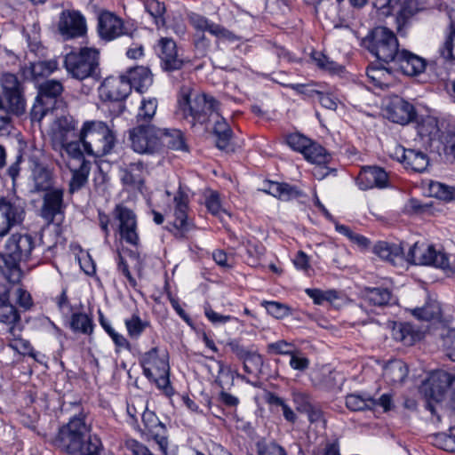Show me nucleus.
I'll return each instance as SVG.
<instances>
[{
    "label": "nucleus",
    "mask_w": 455,
    "mask_h": 455,
    "mask_svg": "<svg viewBox=\"0 0 455 455\" xmlns=\"http://www.w3.org/2000/svg\"><path fill=\"white\" fill-rule=\"evenodd\" d=\"M393 338L406 346H411L415 341V334L412 326L409 323H395L392 330Z\"/></svg>",
    "instance_id": "nucleus-44"
},
{
    "label": "nucleus",
    "mask_w": 455,
    "mask_h": 455,
    "mask_svg": "<svg viewBox=\"0 0 455 455\" xmlns=\"http://www.w3.org/2000/svg\"><path fill=\"white\" fill-rule=\"evenodd\" d=\"M20 316L16 307L9 301V292L4 291L0 295V323L9 326L8 333L13 339L20 337V328L17 325Z\"/></svg>",
    "instance_id": "nucleus-20"
},
{
    "label": "nucleus",
    "mask_w": 455,
    "mask_h": 455,
    "mask_svg": "<svg viewBox=\"0 0 455 455\" xmlns=\"http://www.w3.org/2000/svg\"><path fill=\"white\" fill-rule=\"evenodd\" d=\"M67 71L77 80L85 78V48H81L80 52H70L65 58Z\"/></svg>",
    "instance_id": "nucleus-33"
},
{
    "label": "nucleus",
    "mask_w": 455,
    "mask_h": 455,
    "mask_svg": "<svg viewBox=\"0 0 455 455\" xmlns=\"http://www.w3.org/2000/svg\"><path fill=\"white\" fill-rule=\"evenodd\" d=\"M55 150H64L67 154V166L72 172L69 190H79L85 182V123L83 124L77 140H69L63 146L53 147Z\"/></svg>",
    "instance_id": "nucleus-3"
},
{
    "label": "nucleus",
    "mask_w": 455,
    "mask_h": 455,
    "mask_svg": "<svg viewBox=\"0 0 455 455\" xmlns=\"http://www.w3.org/2000/svg\"><path fill=\"white\" fill-rule=\"evenodd\" d=\"M120 82L129 85H150L153 76L148 68L140 66L130 69L126 75L120 76Z\"/></svg>",
    "instance_id": "nucleus-35"
},
{
    "label": "nucleus",
    "mask_w": 455,
    "mask_h": 455,
    "mask_svg": "<svg viewBox=\"0 0 455 455\" xmlns=\"http://www.w3.org/2000/svg\"><path fill=\"white\" fill-rule=\"evenodd\" d=\"M387 182V172L384 169L377 166H365L362 168L356 178V183L362 190H367L374 187L384 188Z\"/></svg>",
    "instance_id": "nucleus-22"
},
{
    "label": "nucleus",
    "mask_w": 455,
    "mask_h": 455,
    "mask_svg": "<svg viewBox=\"0 0 455 455\" xmlns=\"http://www.w3.org/2000/svg\"><path fill=\"white\" fill-rule=\"evenodd\" d=\"M233 353H235L239 359L243 362H251L255 365H260L262 363L261 356L253 352L246 350L243 347L240 346L236 341H231L228 343Z\"/></svg>",
    "instance_id": "nucleus-47"
},
{
    "label": "nucleus",
    "mask_w": 455,
    "mask_h": 455,
    "mask_svg": "<svg viewBox=\"0 0 455 455\" xmlns=\"http://www.w3.org/2000/svg\"><path fill=\"white\" fill-rule=\"evenodd\" d=\"M407 260L415 265H432L440 268L450 267L446 254L436 251L432 245L415 243L409 250Z\"/></svg>",
    "instance_id": "nucleus-12"
},
{
    "label": "nucleus",
    "mask_w": 455,
    "mask_h": 455,
    "mask_svg": "<svg viewBox=\"0 0 455 455\" xmlns=\"http://www.w3.org/2000/svg\"><path fill=\"white\" fill-rule=\"evenodd\" d=\"M398 150L402 153L401 162L404 164L405 168L416 172H422L427 169L428 157L425 153L404 148H401Z\"/></svg>",
    "instance_id": "nucleus-30"
},
{
    "label": "nucleus",
    "mask_w": 455,
    "mask_h": 455,
    "mask_svg": "<svg viewBox=\"0 0 455 455\" xmlns=\"http://www.w3.org/2000/svg\"><path fill=\"white\" fill-rule=\"evenodd\" d=\"M157 100L156 98L143 99L137 116L138 121H150L156 114Z\"/></svg>",
    "instance_id": "nucleus-49"
},
{
    "label": "nucleus",
    "mask_w": 455,
    "mask_h": 455,
    "mask_svg": "<svg viewBox=\"0 0 455 455\" xmlns=\"http://www.w3.org/2000/svg\"><path fill=\"white\" fill-rule=\"evenodd\" d=\"M98 32L101 38L108 41L127 34L123 20L109 12L98 15Z\"/></svg>",
    "instance_id": "nucleus-21"
},
{
    "label": "nucleus",
    "mask_w": 455,
    "mask_h": 455,
    "mask_svg": "<svg viewBox=\"0 0 455 455\" xmlns=\"http://www.w3.org/2000/svg\"><path fill=\"white\" fill-rule=\"evenodd\" d=\"M455 376L446 371L439 370L432 372L421 385L420 392L426 398V408L435 413V404L443 399L447 389L452 385Z\"/></svg>",
    "instance_id": "nucleus-7"
},
{
    "label": "nucleus",
    "mask_w": 455,
    "mask_h": 455,
    "mask_svg": "<svg viewBox=\"0 0 455 455\" xmlns=\"http://www.w3.org/2000/svg\"><path fill=\"white\" fill-rule=\"evenodd\" d=\"M140 364L144 375L148 379L155 381L167 395L172 393L169 379L170 366L166 355L160 356L157 347H153L141 356Z\"/></svg>",
    "instance_id": "nucleus-6"
},
{
    "label": "nucleus",
    "mask_w": 455,
    "mask_h": 455,
    "mask_svg": "<svg viewBox=\"0 0 455 455\" xmlns=\"http://www.w3.org/2000/svg\"><path fill=\"white\" fill-rule=\"evenodd\" d=\"M268 350L278 355H292L294 346L285 340H278L267 346Z\"/></svg>",
    "instance_id": "nucleus-61"
},
{
    "label": "nucleus",
    "mask_w": 455,
    "mask_h": 455,
    "mask_svg": "<svg viewBox=\"0 0 455 455\" xmlns=\"http://www.w3.org/2000/svg\"><path fill=\"white\" fill-rule=\"evenodd\" d=\"M430 195L443 201L454 199L455 188L440 182H432L429 186Z\"/></svg>",
    "instance_id": "nucleus-48"
},
{
    "label": "nucleus",
    "mask_w": 455,
    "mask_h": 455,
    "mask_svg": "<svg viewBox=\"0 0 455 455\" xmlns=\"http://www.w3.org/2000/svg\"><path fill=\"white\" fill-rule=\"evenodd\" d=\"M312 58L315 64L325 70L332 72L336 69V63L330 60L324 54L321 52H314Z\"/></svg>",
    "instance_id": "nucleus-63"
},
{
    "label": "nucleus",
    "mask_w": 455,
    "mask_h": 455,
    "mask_svg": "<svg viewBox=\"0 0 455 455\" xmlns=\"http://www.w3.org/2000/svg\"><path fill=\"white\" fill-rule=\"evenodd\" d=\"M121 180L124 186L142 191L145 182V166L142 162L132 163L121 169Z\"/></svg>",
    "instance_id": "nucleus-25"
},
{
    "label": "nucleus",
    "mask_w": 455,
    "mask_h": 455,
    "mask_svg": "<svg viewBox=\"0 0 455 455\" xmlns=\"http://www.w3.org/2000/svg\"><path fill=\"white\" fill-rule=\"evenodd\" d=\"M161 52L159 57L162 60V67L166 71L178 70L183 66V60L178 55L176 43L170 38L160 40Z\"/></svg>",
    "instance_id": "nucleus-24"
},
{
    "label": "nucleus",
    "mask_w": 455,
    "mask_h": 455,
    "mask_svg": "<svg viewBox=\"0 0 455 455\" xmlns=\"http://www.w3.org/2000/svg\"><path fill=\"white\" fill-rule=\"evenodd\" d=\"M299 94L304 95L305 98L311 99L313 101L317 100L323 107L328 109H335L337 103L335 99L331 95L316 90H308L307 87H293Z\"/></svg>",
    "instance_id": "nucleus-39"
},
{
    "label": "nucleus",
    "mask_w": 455,
    "mask_h": 455,
    "mask_svg": "<svg viewBox=\"0 0 455 455\" xmlns=\"http://www.w3.org/2000/svg\"><path fill=\"white\" fill-rule=\"evenodd\" d=\"M132 87H99V95L104 102H117L125 100Z\"/></svg>",
    "instance_id": "nucleus-41"
},
{
    "label": "nucleus",
    "mask_w": 455,
    "mask_h": 455,
    "mask_svg": "<svg viewBox=\"0 0 455 455\" xmlns=\"http://www.w3.org/2000/svg\"><path fill=\"white\" fill-rule=\"evenodd\" d=\"M362 306L383 307L392 299V292L384 287H366L361 291Z\"/></svg>",
    "instance_id": "nucleus-27"
},
{
    "label": "nucleus",
    "mask_w": 455,
    "mask_h": 455,
    "mask_svg": "<svg viewBox=\"0 0 455 455\" xmlns=\"http://www.w3.org/2000/svg\"><path fill=\"white\" fill-rule=\"evenodd\" d=\"M53 178L52 172L41 164H36L30 177V193H47L52 189Z\"/></svg>",
    "instance_id": "nucleus-28"
},
{
    "label": "nucleus",
    "mask_w": 455,
    "mask_h": 455,
    "mask_svg": "<svg viewBox=\"0 0 455 455\" xmlns=\"http://www.w3.org/2000/svg\"><path fill=\"white\" fill-rule=\"evenodd\" d=\"M127 333L131 339H137L149 327L147 320H142L138 314H132L131 317L124 320Z\"/></svg>",
    "instance_id": "nucleus-43"
},
{
    "label": "nucleus",
    "mask_w": 455,
    "mask_h": 455,
    "mask_svg": "<svg viewBox=\"0 0 455 455\" xmlns=\"http://www.w3.org/2000/svg\"><path fill=\"white\" fill-rule=\"evenodd\" d=\"M403 73L409 76H417L422 74L427 67L425 59L407 51L402 50L395 60Z\"/></svg>",
    "instance_id": "nucleus-23"
},
{
    "label": "nucleus",
    "mask_w": 455,
    "mask_h": 455,
    "mask_svg": "<svg viewBox=\"0 0 455 455\" xmlns=\"http://www.w3.org/2000/svg\"><path fill=\"white\" fill-rule=\"evenodd\" d=\"M163 147H167L173 150H188L183 133L177 129H161V148Z\"/></svg>",
    "instance_id": "nucleus-36"
},
{
    "label": "nucleus",
    "mask_w": 455,
    "mask_h": 455,
    "mask_svg": "<svg viewBox=\"0 0 455 455\" xmlns=\"http://www.w3.org/2000/svg\"><path fill=\"white\" fill-rule=\"evenodd\" d=\"M399 10L395 18L396 28L401 31L404 26L409 22L419 11L417 0H403L400 1L398 5Z\"/></svg>",
    "instance_id": "nucleus-37"
},
{
    "label": "nucleus",
    "mask_w": 455,
    "mask_h": 455,
    "mask_svg": "<svg viewBox=\"0 0 455 455\" xmlns=\"http://www.w3.org/2000/svg\"><path fill=\"white\" fill-rule=\"evenodd\" d=\"M377 402L371 396L363 397L358 394H350L346 396V405L350 411H358L372 410Z\"/></svg>",
    "instance_id": "nucleus-42"
},
{
    "label": "nucleus",
    "mask_w": 455,
    "mask_h": 455,
    "mask_svg": "<svg viewBox=\"0 0 455 455\" xmlns=\"http://www.w3.org/2000/svg\"><path fill=\"white\" fill-rule=\"evenodd\" d=\"M5 108L17 116L22 115L26 109V100L21 87H3Z\"/></svg>",
    "instance_id": "nucleus-31"
},
{
    "label": "nucleus",
    "mask_w": 455,
    "mask_h": 455,
    "mask_svg": "<svg viewBox=\"0 0 455 455\" xmlns=\"http://www.w3.org/2000/svg\"><path fill=\"white\" fill-rule=\"evenodd\" d=\"M85 417L82 414L72 418L60 428L55 437V445L71 455H85L84 445Z\"/></svg>",
    "instance_id": "nucleus-5"
},
{
    "label": "nucleus",
    "mask_w": 455,
    "mask_h": 455,
    "mask_svg": "<svg viewBox=\"0 0 455 455\" xmlns=\"http://www.w3.org/2000/svg\"><path fill=\"white\" fill-rule=\"evenodd\" d=\"M373 252L380 259L392 264H396L397 260L403 258V248L402 244L390 243L387 242H378L373 247Z\"/></svg>",
    "instance_id": "nucleus-34"
},
{
    "label": "nucleus",
    "mask_w": 455,
    "mask_h": 455,
    "mask_svg": "<svg viewBox=\"0 0 455 455\" xmlns=\"http://www.w3.org/2000/svg\"><path fill=\"white\" fill-rule=\"evenodd\" d=\"M212 121L214 122L213 133L216 136V146L221 150L228 151L230 149V140L232 137V130L225 118L222 117L220 112L219 116H215Z\"/></svg>",
    "instance_id": "nucleus-32"
},
{
    "label": "nucleus",
    "mask_w": 455,
    "mask_h": 455,
    "mask_svg": "<svg viewBox=\"0 0 455 455\" xmlns=\"http://www.w3.org/2000/svg\"><path fill=\"white\" fill-rule=\"evenodd\" d=\"M205 205L212 214L218 216L220 219H222L223 214H228L221 207L220 196L217 192H212L206 198Z\"/></svg>",
    "instance_id": "nucleus-56"
},
{
    "label": "nucleus",
    "mask_w": 455,
    "mask_h": 455,
    "mask_svg": "<svg viewBox=\"0 0 455 455\" xmlns=\"http://www.w3.org/2000/svg\"><path fill=\"white\" fill-rule=\"evenodd\" d=\"M362 45L380 62H395L402 50L395 33L386 27L374 28L363 40Z\"/></svg>",
    "instance_id": "nucleus-4"
},
{
    "label": "nucleus",
    "mask_w": 455,
    "mask_h": 455,
    "mask_svg": "<svg viewBox=\"0 0 455 455\" xmlns=\"http://www.w3.org/2000/svg\"><path fill=\"white\" fill-rule=\"evenodd\" d=\"M102 450L100 438L96 435H90L87 439V455H100Z\"/></svg>",
    "instance_id": "nucleus-64"
},
{
    "label": "nucleus",
    "mask_w": 455,
    "mask_h": 455,
    "mask_svg": "<svg viewBox=\"0 0 455 455\" xmlns=\"http://www.w3.org/2000/svg\"><path fill=\"white\" fill-rule=\"evenodd\" d=\"M87 78L92 77L94 82L100 80V70H99V52L96 49L87 47Z\"/></svg>",
    "instance_id": "nucleus-50"
},
{
    "label": "nucleus",
    "mask_w": 455,
    "mask_h": 455,
    "mask_svg": "<svg viewBox=\"0 0 455 455\" xmlns=\"http://www.w3.org/2000/svg\"><path fill=\"white\" fill-rule=\"evenodd\" d=\"M264 306L267 313L277 319H282L290 314V308L288 306L276 301H263Z\"/></svg>",
    "instance_id": "nucleus-54"
},
{
    "label": "nucleus",
    "mask_w": 455,
    "mask_h": 455,
    "mask_svg": "<svg viewBox=\"0 0 455 455\" xmlns=\"http://www.w3.org/2000/svg\"><path fill=\"white\" fill-rule=\"evenodd\" d=\"M130 140L134 151L155 153L161 149V129L153 124H140L130 131Z\"/></svg>",
    "instance_id": "nucleus-10"
},
{
    "label": "nucleus",
    "mask_w": 455,
    "mask_h": 455,
    "mask_svg": "<svg viewBox=\"0 0 455 455\" xmlns=\"http://www.w3.org/2000/svg\"><path fill=\"white\" fill-rule=\"evenodd\" d=\"M87 155L102 156L108 154L115 144V136L108 126L100 121L87 122Z\"/></svg>",
    "instance_id": "nucleus-8"
},
{
    "label": "nucleus",
    "mask_w": 455,
    "mask_h": 455,
    "mask_svg": "<svg viewBox=\"0 0 455 455\" xmlns=\"http://www.w3.org/2000/svg\"><path fill=\"white\" fill-rule=\"evenodd\" d=\"M176 204L174 211V220L173 226L178 230L180 236L184 237L185 234L192 229V222L188 220V202L187 196L182 193L179 192L174 197Z\"/></svg>",
    "instance_id": "nucleus-26"
},
{
    "label": "nucleus",
    "mask_w": 455,
    "mask_h": 455,
    "mask_svg": "<svg viewBox=\"0 0 455 455\" xmlns=\"http://www.w3.org/2000/svg\"><path fill=\"white\" fill-rule=\"evenodd\" d=\"M220 102L212 95L195 92L191 87H181L177 97L176 116L191 127L208 124L220 112Z\"/></svg>",
    "instance_id": "nucleus-1"
},
{
    "label": "nucleus",
    "mask_w": 455,
    "mask_h": 455,
    "mask_svg": "<svg viewBox=\"0 0 455 455\" xmlns=\"http://www.w3.org/2000/svg\"><path fill=\"white\" fill-rule=\"evenodd\" d=\"M141 419L144 427L140 430L141 433L155 440L160 450L165 453L168 447L165 425L160 421L153 411L148 408H145L141 413Z\"/></svg>",
    "instance_id": "nucleus-15"
},
{
    "label": "nucleus",
    "mask_w": 455,
    "mask_h": 455,
    "mask_svg": "<svg viewBox=\"0 0 455 455\" xmlns=\"http://www.w3.org/2000/svg\"><path fill=\"white\" fill-rule=\"evenodd\" d=\"M70 321L69 326L75 332L85 333V314L83 312V306L79 304V308L76 306L70 307Z\"/></svg>",
    "instance_id": "nucleus-46"
},
{
    "label": "nucleus",
    "mask_w": 455,
    "mask_h": 455,
    "mask_svg": "<svg viewBox=\"0 0 455 455\" xmlns=\"http://www.w3.org/2000/svg\"><path fill=\"white\" fill-rule=\"evenodd\" d=\"M256 447L259 455H287L285 450L274 442L260 441L257 443Z\"/></svg>",
    "instance_id": "nucleus-52"
},
{
    "label": "nucleus",
    "mask_w": 455,
    "mask_h": 455,
    "mask_svg": "<svg viewBox=\"0 0 455 455\" xmlns=\"http://www.w3.org/2000/svg\"><path fill=\"white\" fill-rule=\"evenodd\" d=\"M64 210L62 189L53 188L44 195L40 216L47 225L59 226L64 220Z\"/></svg>",
    "instance_id": "nucleus-13"
},
{
    "label": "nucleus",
    "mask_w": 455,
    "mask_h": 455,
    "mask_svg": "<svg viewBox=\"0 0 455 455\" xmlns=\"http://www.w3.org/2000/svg\"><path fill=\"white\" fill-rule=\"evenodd\" d=\"M57 28L64 40L82 36L85 32L83 15L78 12L70 10L61 12Z\"/></svg>",
    "instance_id": "nucleus-16"
},
{
    "label": "nucleus",
    "mask_w": 455,
    "mask_h": 455,
    "mask_svg": "<svg viewBox=\"0 0 455 455\" xmlns=\"http://www.w3.org/2000/svg\"><path fill=\"white\" fill-rule=\"evenodd\" d=\"M35 247V240L29 234H13L0 251V271L12 283L20 282L22 273L20 261L26 260Z\"/></svg>",
    "instance_id": "nucleus-2"
},
{
    "label": "nucleus",
    "mask_w": 455,
    "mask_h": 455,
    "mask_svg": "<svg viewBox=\"0 0 455 455\" xmlns=\"http://www.w3.org/2000/svg\"><path fill=\"white\" fill-rule=\"evenodd\" d=\"M408 367L402 360H391L383 367V379L390 386H400L408 375Z\"/></svg>",
    "instance_id": "nucleus-29"
},
{
    "label": "nucleus",
    "mask_w": 455,
    "mask_h": 455,
    "mask_svg": "<svg viewBox=\"0 0 455 455\" xmlns=\"http://www.w3.org/2000/svg\"><path fill=\"white\" fill-rule=\"evenodd\" d=\"M412 314L420 320L430 321L440 317L441 307L437 301H430L422 307L415 308Z\"/></svg>",
    "instance_id": "nucleus-45"
},
{
    "label": "nucleus",
    "mask_w": 455,
    "mask_h": 455,
    "mask_svg": "<svg viewBox=\"0 0 455 455\" xmlns=\"http://www.w3.org/2000/svg\"><path fill=\"white\" fill-rule=\"evenodd\" d=\"M367 76L371 82L376 84L375 85H387L384 83L383 78L389 76V72L382 66H371L367 69Z\"/></svg>",
    "instance_id": "nucleus-58"
},
{
    "label": "nucleus",
    "mask_w": 455,
    "mask_h": 455,
    "mask_svg": "<svg viewBox=\"0 0 455 455\" xmlns=\"http://www.w3.org/2000/svg\"><path fill=\"white\" fill-rule=\"evenodd\" d=\"M443 340L446 355L455 362V328L449 330L443 336Z\"/></svg>",
    "instance_id": "nucleus-59"
},
{
    "label": "nucleus",
    "mask_w": 455,
    "mask_h": 455,
    "mask_svg": "<svg viewBox=\"0 0 455 455\" xmlns=\"http://www.w3.org/2000/svg\"><path fill=\"white\" fill-rule=\"evenodd\" d=\"M305 158L314 164H327L331 159L330 154L321 145L310 142L303 153Z\"/></svg>",
    "instance_id": "nucleus-40"
},
{
    "label": "nucleus",
    "mask_w": 455,
    "mask_h": 455,
    "mask_svg": "<svg viewBox=\"0 0 455 455\" xmlns=\"http://www.w3.org/2000/svg\"><path fill=\"white\" fill-rule=\"evenodd\" d=\"M312 140L300 133H291L286 137V143L293 150L304 153Z\"/></svg>",
    "instance_id": "nucleus-51"
},
{
    "label": "nucleus",
    "mask_w": 455,
    "mask_h": 455,
    "mask_svg": "<svg viewBox=\"0 0 455 455\" xmlns=\"http://www.w3.org/2000/svg\"><path fill=\"white\" fill-rule=\"evenodd\" d=\"M63 87H38L36 102L30 112L31 121L40 123L49 111L63 108L65 102L61 97Z\"/></svg>",
    "instance_id": "nucleus-9"
},
{
    "label": "nucleus",
    "mask_w": 455,
    "mask_h": 455,
    "mask_svg": "<svg viewBox=\"0 0 455 455\" xmlns=\"http://www.w3.org/2000/svg\"><path fill=\"white\" fill-rule=\"evenodd\" d=\"M401 0H374V7L383 16H390L398 8Z\"/></svg>",
    "instance_id": "nucleus-57"
},
{
    "label": "nucleus",
    "mask_w": 455,
    "mask_h": 455,
    "mask_svg": "<svg viewBox=\"0 0 455 455\" xmlns=\"http://www.w3.org/2000/svg\"><path fill=\"white\" fill-rule=\"evenodd\" d=\"M416 129L421 138H428L432 140L439 133L438 121L431 116H421L417 120Z\"/></svg>",
    "instance_id": "nucleus-38"
},
{
    "label": "nucleus",
    "mask_w": 455,
    "mask_h": 455,
    "mask_svg": "<svg viewBox=\"0 0 455 455\" xmlns=\"http://www.w3.org/2000/svg\"><path fill=\"white\" fill-rule=\"evenodd\" d=\"M433 443L444 451H455V435L446 433H438L433 437Z\"/></svg>",
    "instance_id": "nucleus-53"
},
{
    "label": "nucleus",
    "mask_w": 455,
    "mask_h": 455,
    "mask_svg": "<svg viewBox=\"0 0 455 455\" xmlns=\"http://www.w3.org/2000/svg\"><path fill=\"white\" fill-rule=\"evenodd\" d=\"M113 218L118 222V232L121 240L134 247L140 245L138 234L137 217L134 212L124 205L116 204L113 210Z\"/></svg>",
    "instance_id": "nucleus-11"
},
{
    "label": "nucleus",
    "mask_w": 455,
    "mask_h": 455,
    "mask_svg": "<svg viewBox=\"0 0 455 455\" xmlns=\"http://www.w3.org/2000/svg\"><path fill=\"white\" fill-rule=\"evenodd\" d=\"M76 122L71 116H62L53 122L51 128L52 148L63 146L71 138L76 137Z\"/></svg>",
    "instance_id": "nucleus-19"
},
{
    "label": "nucleus",
    "mask_w": 455,
    "mask_h": 455,
    "mask_svg": "<svg viewBox=\"0 0 455 455\" xmlns=\"http://www.w3.org/2000/svg\"><path fill=\"white\" fill-rule=\"evenodd\" d=\"M415 115L414 107L399 96L391 97L385 108L386 117L391 122L402 125L411 122Z\"/></svg>",
    "instance_id": "nucleus-17"
},
{
    "label": "nucleus",
    "mask_w": 455,
    "mask_h": 455,
    "mask_svg": "<svg viewBox=\"0 0 455 455\" xmlns=\"http://www.w3.org/2000/svg\"><path fill=\"white\" fill-rule=\"evenodd\" d=\"M442 55L445 59L455 60V28L451 27V31L445 40Z\"/></svg>",
    "instance_id": "nucleus-60"
},
{
    "label": "nucleus",
    "mask_w": 455,
    "mask_h": 455,
    "mask_svg": "<svg viewBox=\"0 0 455 455\" xmlns=\"http://www.w3.org/2000/svg\"><path fill=\"white\" fill-rule=\"evenodd\" d=\"M57 68L56 60L38 61L31 63L28 67L21 68L24 82L36 83L38 85H61L57 80H51L46 84H39L40 79L50 76Z\"/></svg>",
    "instance_id": "nucleus-18"
},
{
    "label": "nucleus",
    "mask_w": 455,
    "mask_h": 455,
    "mask_svg": "<svg viewBox=\"0 0 455 455\" xmlns=\"http://www.w3.org/2000/svg\"><path fill=\"white\" fill-rule=\"evenodd\" d=\"M146 9L148 13L155 18L156 25L164 23L163 19V15L165 12V6L163 3H160L157 0H149L146 4Z\"/></svg>",
    "instance_id": "nucleus-55"
},
{
    "label": "nucleus",
    "mask_w": 455,
    "mask_h": 455,
    "mask_svg": "<svg viewBox=\"0 0 455 455\" xmlns=\"http://www.w3.org/2000/svg\"><path fill=\"white\" fill-rule=\"evenodd\" d=\"M293 401L297 406V410L303 412H306L313 405L308 395L302 392H294Z\"/></svg>",
    "instance_id": "nucleus-62"
},
{
    "label": "nucleus",
    "mask_w": 455,
    "mask_h": 455,
    "mask_svg": "<svg viewBox=\"0 0 455 455\" xmlns=\"http://www.w3.org/2000/svg\"><path fill=\"white\" fill-rule=\"evenodd\" d=\"M25 216L24 207L18 201L0 198V237L6 235L11 228L20 225Z\"/></svg>",
    "instance_id": "nucleus-14"
}]
</instances>
